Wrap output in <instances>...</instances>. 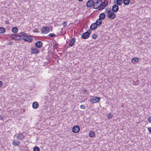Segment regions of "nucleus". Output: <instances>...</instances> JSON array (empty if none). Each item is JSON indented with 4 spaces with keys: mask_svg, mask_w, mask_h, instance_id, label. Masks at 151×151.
I'll return each mask as SVG.
<instances>
[{
    "mask_svg": "<svg viewBox=\"0 0 151 151\" xmlns=\"http://www.w3.org/2000/svg\"><path fill=\"white\" fill-rule=\"evenodd\" d=\"M10 37L12 40H21L22 39V37L19 35L13 34L11 35Z\"/></svg>",
    "mask_w": 151,
    "mask_h": 151,
    "instance_id": "1",
    "label": "nucleus"
},
{
    "mask_svg": "<svg viewBox=\"0 0 151 151\" xmlns=\"http://www.w3.org/2000/svg\"><path fill=\"white\" fill-rule=\"evenodd\" d=\"M91 32L90 30H88L86 32L82 34L81 38L84 39H87L89 37Z\"/></svg>",
    "mask_w": 151,
    "mask_h": 151,
    "instance_id": "2",
    "label": "nucleus"
},
{
    "mask_svg": "<svg viewBox=\"0 0 151 151\" xmlns=\"http://www.w3.org/2000/svg\"><path fill=\"white\" fill-rule=\"evenodd\" d=\"M101 1V0H97L96 2L94 1L93 4V8L95 9H98L100 6Z\"/></svg>",
    "mask_w": 151,
    "mask_h": 151,
    "instance_id": "3",
    "label": "nucleus"
},
{
    "mask_svg": "<svg viewBox=\"0 0 151 151\" xmlns=\"http://www.w3.org/2000/svg\"><path fill=\"white\" fill-rule=\"evenodd\" d=\"M114 13L115 12H111L110 13L107 14L106 16L109 19H113L115 18L116 16V14Z\"/></svg>",
    "mask_w": 151,
    "mask_h": 151,
    "instance_id": "4",
    "label": "nucleus"
},
{
    "mask_svg": "<svg viewBox=\"0 0 151 151\" xmlns=\"http://www.w3.org/2000/svg\"><path fill=\"white\" fill-rule=\"evenodd\" d=\"M80 130V127L78 126H76L73 127L72 129V132L73 133H77Z\"/></svg>",
    "mask_w": 151,
    "mask_h": 151,
    "instance_id": "5",
    "label": "nucleus"
},
{
    "mask_svg": "<svg viewBox=\"0 0 151 151\" xmlns=\"http://www.w3.org/2000/svg\"><path fill=\"white\" fill-rule=\"evenodd\" d=\"M22 39L25 41H28L29 42H31L32 40V38L31 36H29V35H27L26 37L24 38H22Z\"/></svg>",
    "mask_w": 151,
    "mask_h": 151,
    "instance_id": "6",
    "label": "nucleus"
},
{
    "mask_svg": "<svg viewBox=\"0 0 151 151\" xmlns=\"http://www.w3.org/2000/svg\"><path fill=\"white\" fill-rule=\"evenodd\" d=\"M119 9V7L117 5L115 4L113 5L111 11L113 12H117Z\"/></svg>",
    "mask_w": 151,
    "mask_h": 151,
    "instance_id": "7",
    "label": "nucleus"
},
{
    "mask_svg": "<svg viewBox=\"0 0 151 151\" xmlns=\"http://www.w3.org/2000/svg\"><path fill=\"white\" fill-rule=\"evenodd\" d=\"M98 24L96 23H93L90 27V29L91 30H93L95 29L97 27Z\"/></svg>",
    "mask_w": 151,
    "mask_h": 151,
    "instance_id": "8",
    "label": "nucleus"
},
{
    "mask_svg": "<svg viewBox=\"0 0 151 151\" xmlns=\"http://www.w3.org/2000/svg\"><path fill=\"white\" fill-rule=\"evenodd\" d=\"M49 31V28L47 26L43 27L41 30L42 33L44 34L48 32Z\"/></svg>",
    "mask_w": 151,
    "mask_h": 151,
    "instance_id": "9",
    "label": "nucleus"
},
{
    "mask_svg": "<svg viewBox=\"0 0 151 151\" xmlns=\"http://www.w3.org/2000/svg\"><path fill=\"white\" fill-rule=\"evenodd\" d=\"M93 0H89L86 3V6L88 7H91L93 6Z\"/></svg>",
    "mask_w": 151,
    "mask_h": 151,
    "instance_id": "10",
    "label": "nucleus"
},
{
    "mask_svg": "<svg viewBox=\"0 0 151 151\" xmlns=\"http://www.w3.org/2000/svg\"><path fill=\"white\" fill-rule=\"evenodd\" d=\"M31 53L32 54H38L40 52L39 50L36 48L31 49Z\"/></svg>",
    "mask_w": 151,
    "mask_h": 151,
    "instance_id": "11",
    "label": "nucleus"
},
{
    "mask_svg": "<svg viewBox=\"0 0 151 151\" xmlns=\"http://www.w3.org/2000/svg\"><path fill=\"white\" fill-rule=\"evenodd\" d=\"M101 98L98 97H94L93 99H92L93 102L94 103H96L99 102Z\"/></svg>",
    "mask_w": 151,
    "mask_h": 151,
    "instance_id": "12",
    "label": "nucleus"
},
{
    "mask_svg": "<svg viewBox=\"0 0 151 151\" xmlns=\"http://www.w3.org/2000/svg\"><path fill=\"white\" fill-rule=\"evenodd\" d=\"M42 45V42L40 41H38L36 42L35 45L37 48L41 47Z\"/></svg>",
    "mask_w": 151,
    "mask_h": 151,
    "instance_id": "13",
    "label": "nucleus"
},
{
    "mask_svg": "<svg viewBox=\"0 0 151 151\" xmlns=\"http://www.w3.org/2000/svg\"><path fill=\"white\" fill-rule=\"evenodd\" d=\"M105 17V14L104 13H102L99 14V19L101 20L104 19Z\"/></svg>",
    "mask_w": 151,
    "mask_h": 151,
    "instance_id": "14",
    "label": "nucleus"
},
{
    "mask_svg": "<svg viewBox=\"0 0 151 151\" xmlns=\"http://www.w3.org/2000/svg\"><path fill=\"white\" fill-rule=\"evenodd\" d=\"M116 0H115L114 3L116 4L117 6H121L122 4L123 1L122 0H116V2H115Z\"/></svg>",
    "mask_w": 151,
    "mask_h": 151,
    "instance_id": "15",
    "label": "nucleus"
},
{
    "mask_svg": "<svg viewBox=\"0 0 151 151\" xmlns=\"http://www.w3.org/2000/svg\"><path fill=\"white\" fill-rule=\"evenodd\" d=\"M75 40L74 38H72L70 40L69 43V45L70 47L73 46L75 42Z\"/></svg>",
    "mask_w": 151,
    "mask_h": 151,
    "instance_id": "16",
    "label": "nucleus"
},
{
    "mask_svg": "<svg viewBox=\"0 0 151 151\" xmlns=\"http://www.w3.org/2000/svg\"><path fill=\"white\" fill-rule=\"evenodd\" d=\"M32 106L33 108L36 109L38 107L39 104L37 102L35 101L33 103Z\"/></svg>",
    "mask_w": 151,
    "mask_h": 151,
    "instance_id": "17",
    "label": "nucleus"
},
{
    "mask_svg": "<svg viewBox=\"0 0 151 151\" xmlns=\"http://www.w3.org/2000/svg\"><path fill=\"white\" fill-rule=\"evenodd\" d=\"M106 6L105 5L103 4H102V1H101V3L100 4V6H99V7L98 10H101L103 9H104Z\"/></svg>",
    "mask_w": 151,
    "mask_h": 151,
    "instance_id": "18",
    "label": "nucleus"
},
{
    "mask_svg": "<svg viewBox=\"0 0 151 151\" xmlns=\"http://www.w3.org/2000/svg\"><path fill=\"white\" fill-rule=\"evenodd\" d=\"M18 29L17 27H14L12 28V32L16 34L17 33Z\"/></svg>",
    "mask_w": 151,
    "mask_h": 151,
    "instance_id": "19",
    "label": "nucleus"
},
{
    "mask_svg": "<svg viewBox=\"0 0 151 151\" xmlns=\"http://www.w3.org/2000/svg\"><path fill=\"white\" fill-rule=\"evenodd\" d=\"M17 137L18 139L21 140L24 138V137L22 133H21L17 136Z\"/></svg>",
    "mask_w": 151,
    "mask_h": 151,
    "instance_id": "20",
    "label": "nucleus"
},
{
    "mask_svg": "<svg viewBox=\"0 0 151 151\" xmlns=\"http://www.w3.org/2000/svg\"><path fill=\"white\" fill-rule=\"evenodd\" d=\"M20 142L19 141L15 140H14L12 142V144L15 146H18Z\"/></svg>",
    "mask_w": 151,
    "mask_h": 151,
    "instance_id": "21",
    "label": "nucleus"
},
{
    "mask_svg": "<svg viewBox=\"0 0 151 151\" xmlns=\"http://www.w3.org/2000/svg\"><path fill=\"white\" fill-rule=\"evenodd\" d=\"M132 62L133 63H136L138 62V58H134L131 60Z\"/></svg>",
    "mask_w": 151,
    "mask_h": 151,
    "instance_id": "22",
    "label": "nucleus"
},
{
    "mask_svg": "<svg viewBox=\"0 0 151 151\" xmlns=\"http://www.w3.org/2000/svg\"><path fill=\"white\" fill-rule=\"evenodd\" d=\"M123 1L124 5H127L129 4L130 0H123Z\"/></svg>",
    "mask_w": 151,
    "mask_h": 151,
    "instance_id": "23",
    "label": "nucleus"
},
{
    "mask_svg": "<svg viewBox=\"0 0 151 151\" xmlns=\"http://www.w3.org/2000/svg\"><path fill=\"white\" fill-rule=\"evenodd\" d=\"M6 31V29L3 27H0V34H3Z\"/></svg>",
    "mask_w": 151,
    "mask_h": 151,
    "instance_id": "24",
    "label": "nucleus"
},
{
    "mask_svg": "<svg viewBox=\"0 0 151 151\" xmlns=\"http://www.w3.org/2000/svg\"><path fill=\"white\" fill-rule=\"evenodd\" d=\"M95 23H96L98 24V26L101 25L102 23V21L99 19H97Z\"/></svg>",
    "mask_w": 151,
    "mask_h": 151,
    "instance_id": "25",
    "label": "nucleus"
},
{
    "mask_svg": "<svg viewBox=\"0 0 151 151\" xmlns=\"http://www.w3.org/2000/svg\"><path fill=\"white\" fill-rule=\"evenodd\" d=\"M89 135L90 137H93L94 135V133L93 131H91L89 132Z\"/></svg>",
    "mask_w": 151,
    "mask_h": 151,
    "instance_id": "26",
    "label": "nucleus"
},
{
    "mask_svg": "<svg viewBox=\"0 0 151 151\" xmlns=\"http://www.w3.org/2000/svg\"><path fill=\"white\" fill-rule=\"evenodd\" d=\"M19 34H20V35L22 36V38L25 37L27 35V34L24 32H21Z\"/></svg>",
    "mask_w": 151,
    "mask_h": 151,
    "instance_id": "27",
    "label": "nucleus"
},
{
    "mask_svg": "<svg viewBox=\"0 0 151 151\" xmlns=\"http://www.w3.org/2000/svg\"><path fill=\"white\" fill-rule=\"evenodd\" d=\"M105 12L107 14H108L111 12V11L110 9H108V8H107L106 9Z\"/></svg>",
    "mask_w": 151,
    "mask_h": 151,
    "instance_id": "28",
    "label": "nucleus"
},
{
    "mask_svg": "<svg viewBox=\"0 0 151 151\" xmlns=\"http://www.w3.org/2000/svg\"><path fill=\"white\" fill-rule=\"evenodd\" d=\"M33 151H40V149L38 147H35L33 148Z\"/></svg>",
    "mask_w": 151,
    "mask_h": 151,
    "instance_id": "29",
    "label": "nucleus"
},
{
    "mask_svg": "<svg viewBox=\"0 0 151 151\" xmlns=\"http://www.w3.org/2000/svg\"><path fill=\"white\" fill-rule=\"evenodd\" d=\"M108 2L107 1L104 0L103 2H102L103 4L105 5L106 6H107L108 5Z\"/></svg>",
    "mask_w": 151,
    "mask_h": 151,
    "instance_id": "30",
    "label": "nucleus"
},
{
    "mask_svg": "<svg viewBox=\"0 0 151 151\" xmlns=\"http://www.w3.org/2000/svg\"><path fill=\"white\" fill-rule=\"evenodd\" d=\"M113 117V115L110 113H109L107 114V117L108 119H110V118L112 119Z\"/></svg>",
    "mask_w": 151,
    "mask_h": 151,
    "instance_id": "31",
    "label": "nucleus"
},
{
    "mask_svg": "<svg viewBox=\"0 0 151 151\" xmlns=\"http://www.w3.org/2000/svg\"><path fill=\"white\" fill-rule=\"evenodd\" d=\"M97 36L96 34H94L92 36V38L94 39H95L96 38Z\"/></svg>",
    "mask_w": 151,
    "mask_h": 151,
    "instance_id": "32",
    "label": "nucleus"
},
{
    "mask_svg": "<svg viewBox=\"0 0 151 151\" xmlns=\"http://www.w3.org/2000/svg\"><path fill=\"white\" fill-rule=\"evenodd\" d=\"M49 36L51 37H52L54 36H56L53 33H51L49 34Z\"/></svg>",
    "mask_w": 151,
    "mask_h": 151,
    "instance_id": "33",
    "label": "nucleus"
},
{
    "mask_svg": "<svg viewBox=\"0 0 151 151\" xmlns=\"http://www.w3.org/2000/svg\"><path fill=\"white\" fill-rule=\"evenodd\" d=\"M62 24L63 26V27H65L67 25V23L66 22L64 21L62 23Z\"/></svg>",
    "mask_w": 151,
    "mask_h": 151,
    "instance_id": "34",
    "label": "nucleus"
},
{
    "mask_svg": "<svg viewBox=\"0 0 151 151\" xmlns=\"http://www.w3.org/2000/svg\"><path fill=\"white\" fill-rule=\"evenodd\" d=\"M80 107L81 109H85V106L83 105H81Z\"/></svg>",
    "mask_w": 151,
    "mask_h": 151,
    "instance_id": "35",
    "label": "nucleus"
},
{
    "mask_svg": "<svg viewBox=\"0 0 151 151\" xmlns=\"http://www.w3.org/2000/svg\"><path fill=\"white\" fill-rule=\"evenodd\" d=\"M148 119L149 122H151V116L148 117Z\"/></svg>",
    "mask_w": 151,
    "mask_h": 151,
    "instance_id": "36",
    "label": "nucleus"
},
{
    "mask_svg": "<svg viewBox=\"0 0 151 151\" xmlns=\"http://www.w3.org/2000/svg\"><path fill=\"white\" fill-rule=\"evenodd\" d=\"M148 129L149 131V132L151 133V127H148Z\"/></svg>",
    "mask_w": 151,
    "mask_h": 151,
    "instance_id": "37",
    "label": "nucleus"
},
{
    "mask_svg": "<svg viewBox=\"0 0 151 151\" xmlns=\"http://www.w3.org/2000/svg\"><path fill=\"white\" fill-rule=\"evenodd\" d=\"M0 119L1 120H3V119H4V117L2 116L1 115L0 116Z\"/></svg>",
    "mask_w": 151,
    "mask_h": 151,
    "instance_id": "38",
    "label": "nucleus"
},
{
    "mask_svg": "<svg viewBox=\"0 0 151 151\" xmlns=\"http://www.w3.org/2000/svg\"><path fill=\"white\" fill-rule=\"evenodd\" d=\"M3 83L2 82L0 81V87H1Z\"/></svg>",
    "mask_w": 151,
    "mask_h": 151,
    "instance_id": "39",
    "label": "nucleus"
},
{
    "mask_svg": "<svg viewBox=\"0 0 151 151\" xmlns=\"http://www.w3.org/2000/svg\"><path fill=\"white\" fill-rule=\"evenodd\" d=\"M87 92H88V91H87V89H85L84 90V93H87Z\"/></svg>",
    "mask_w": 151,
    "mask_h": 151,
    "instance_id": "40",
    "label": "nucleus"
},
{
    "mask_svg": "<svg viewBox=\"0 0 151 151\" xmlns=\"http://www.w3.org/2000/svg\"><path fill=\"white\" fill-rule=\"evenodd\" d=\"M79 1H82L83 0H78Z\"/></svg>",
    "mask_w": 151,
    "mask_h": 151,
    "instance_id": "41",
    "label": "nucleus"
}]
</instances>
